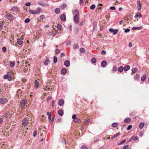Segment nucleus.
Segmentation results:
<instances>
[{
  "mask_svg": "<svg viewBox=\"0 0 149 149\" xmlns=\"http://www.w3.org/2000/svg\"><path fill=\"white\" fill-rule=\"evenodd\" d=\"M132 125H129V126H128V127H127V130H130L132 128Z\"/></svg>",
  "mask_w": 149,
  "mask_h": 149,
  "instance_id": "obj_53",
  "label": "nucleus"
},
{
  "mask_svg": "<svg viewBox=\"0 0 149 149\" xmlns=\"http://www.w3.org/2000/svg\"><path fill=\"white\" fill-rule=\"evenodd\" d=\"M106 54V52L104 50L102 51L101 54L102 55H105Z\"/></svg>",
  "mask_w": 149,
  "mask_h": 149,
  "instance_id": "obj_58",
  "label": "nucleus"
},
{
  "mask_svg": "<svg viewBox=\"0 0 149 149\" xmlns=\"http://www.w3.org/2000/svg\"><path fill=\"white\" fill-rule=\"evenodd\" d=\"M117 70V67L116 66H114L113 67V69L112 70V71H113V72H114L116 71Z\"/></svg>",
  "mask_w": 149,
  "mask_h": 149,
  "instance_id": "obj_51",
  "label": "nucleus"
},
{
  "mask_svg": "<svg viewBox=\"0 0 149 149\" xmlns=\"http://www.w3.org/2000/svg\"><path fill=\"white\" fill-rule=\"evenodd\" d=\"M143 27L142 26H141L139 27H133V28H132V30H135L136 29H143Z\"/></svg>",
  "mask_w": 149,
  "mask_h": 149,
  "instance_id": "obj_20",
  "label": "nucleus"
},
{
  "mask_svg": "<svg viewBox=\"0 0 149 149\" xmlns=\"http://www.w3.org/2000/svg\"><path fill=\"white\" fill-rule=\"evenodd\" d=\"M10 10L14 12H18L19 11V8L17 6H15L12 7Z\"/></svg>",
  "mask_w": 149,
  "mask_h": 149,
  "instance_id": "obj_5",
  "label": "nucleus"
},
{
  "mask_svg": "<svg viewBox=\"0 0 149 149\" xmlns=\"http://www.w3.org/2000/svg\"><path fill=\"white\" fill-rule=\"evenodd\" d=\"M133 137V136H132L127 141V143H129L131 141Z\"/></svg>",
  "mask_w": 149,
  "mask_h": 149,
  "instance_id": "obj_60",
  "label": "nucleus"
},
{
  "mask_svg": "<svg viewBox=\"0 0 149 149\" xmlns=\"http://www.w3.org/2000/svg\"><path fill=\"white\" fill-rule=\"evenodd\" d=\"M60 52V50L58 49H56L55 51V52L56 54H59Z\"/></svg>",
  "mask_w": 149,
  "mask_h": 149,
  "instance_id": "obj_47",
  "label": "nucleus"
},
{
  "mask_svg": "<svg viewBox=\"0 0 149 149\" xmlns=\"http://www.w3.org/2000/svg\"><path fill=\"white\" fill-rule=\"evenodd\" d=\"M27 100L26 99H23L20 102L19 106L22 109H24L27 102Z\"/></svg>",
  "mask_w": 149,
  "mask_h": 149,
  "instance_id": "obj_1",
  "label": "nucleus"
},
{
  "mask_svg": "<svg viewBox=\"0 0 149 149\" xmlns=\"http://www.w3.org/2000/svg\"><path fill=\"white\" fill-rule=\"evenodd\" d=\"M64 101L62 99H60L58 101V105L60 106H62L64 104Z\"/></svg>",
  "mask_w": 149,
  "mask_h": 149,
  "instance_id": "obj_14",
  "label": "nucleus"
},
{
  "mask_svg": "<svg viewBox=\"0 0 149 149\" xmlns=\"http://www.w3.org/2000/svg\"><path fill=\"white\" fill-rule=\"evenodd\" d=\"M120 134V133L119 132H118L116 134H115L114 135V137H115V138L118 136H119V134Z\"/></svg>",
  "mask_w": 149,
  "mask_h": 149,
  "instance_id": "obj_55",
  "label": "nucleus"
},
{
  "mask_svg": "<svg viewBox=\"0 0 149 149\" xmlns=\"http://www.w3.org/2000/svg\"><path fill=\"white\" fill-rule=\"evenodd\" d=\"M137 8L139 11L141 9V3L139 1H138L137 2Z\"/></svg>",
  "mask_w": 149,
  "mask_h": 149,
  "instance_id": "obj_9",
  "label": "nucleus"
},
{
  "mask_svg": "<svg viewBox=\"0 0 149 149\" xmlns=\"http://www.w3.org/2000/svg\"><path fill=\"white\" fill-rule=\"evenodd\" d=\"M80 51L81 53H84L85 52V49L83 48H81L80 49Z\"/></svg>",
  "mask_w": 149,
  "mask_h": 149,
  "instance_id": "obj_43",
  "label": "nucleus"
},
{
  "mask_svg": "<svg viewBox=\"0 0 149 149\" xmlns=\"http://www.w3.org/2000/svg\"><path fill=\"white\" fill-rule=\"evenodd\" d=\"M109 9L112 10H114L116 9V8L114 6H112L110 7Z\"/></svg>",
  "mask_w": 149,
  "mask_h": 149,
  "instance_id": "obj_59",
  "label": "nucleus"
},
{
  "mask_svg": "<svg viewBox=\"0 0 149 149\" xmlns=\"http://www.w3.org/2000/svg\"><path fill=\"white\" fill-rule=\"evenodd\" d=\"M2 49L3 52H6L7 49L6 47H3L2 48Z\"/></svg>",
  "mask_w": 149,
  "mask_h": 149,
  "instance_id": "obj_52",
  "label": "nucleus"
},
{
  "mask_svg": "<svg viewBox=\"0 0 149 149\" xmlns=\"http://www.w3.org/2000/svg\"><path fill=\"white\" fill-rule=\"evenodd\" d=\"M8 102V99L5 97H0V104H4L7 103Z\"/></svg>",
  "mask_w": 149,
  "mask_h": 149,
  "instance_id": "obj_3",
  "label": "nucleus"
},
{
  "mask_svg": "<svg viewBox=\"0 0 149 149\" xmlns=\"http://www.w3.org/2000/svg\"><path fill=\"white\" fill-rule=\"evenodd\" d=\"M61 142L63 144H66V141L65 140V139H62V140H61Z\"/></svg>",
  "mask_w": 149,
  "mask_h": 149,
  "instance_id": "obj_50",
  "label": "nucleus"
},
{
  "mask_svg": "<svg viewBox=\"0 0 149 149\" xmlns=\"http://www.w3.org/2000/svg\"><path fill=\"white\" fill-rule=\"evenodd\" d=\"M3 22H0V31L3 29Z\"/></svg>",
  "mask_w": 149,
  "mask_h": 149,
  "instance_id": "obj_40",
  "label": "nucleus"
},
{
  "mask_svg": "<svg viewBox=\"0 0 149 149\" xmlns=\"http://www.w3.org/2000/svg\"><path fill=\"white\" fill-rule=\"evenodd\" d=\"M17 42L19 45H21L23 43V41L19 38H18L17 40Z\"/></svg>",
  "mask_w": 149,
  "mask_h": 149,
  "instance_id": "obj_24",
  "label": "nucleus"
},
{
  "mask_svg": "<svg viewBox=\"0 0 149 149\" xmlns=\"http://www.w3.org/2000/svg\"><path fill=\"white\" fill-rule=\"evenodd\" d=\"M90 119L89 118H87L85 121V124L86 125L89 122Z\"/></svg>",
  "mask_w": 149,
  "mask_h": 149,
  "instance_id": "obj_42",
  "label": "nucleus"
},
{
  "mask_svg": "<svg viewBox=\"0 0 149 149\" xmlns=\"http://www.w3.org/2000/svg\"><path fill=\"white\" fill-rule=\"evenodd\" d=\"M10 75H11L10 74V73L8 72H7V74H6L3 77V78H7V77L9 76Z\"/></svg>",
  "mask_w": 149,
  "mask_h": 149,
  "instance_id": "obj_36",
  "label": "nucleus"
},
{
  "mask_svg": "<svg viewBox=\"0 0 149 149\" xmlns=\"http://www.w3.org/2000/svg\"><path fill=\"white\" fill-rule=\"evenodd\" d=\"M124 70V68L123 66H121L118 69V71L120 72L121 73L123 72Z\"/></svg>",
  "mask_w": 149,
  "mask_h": 149,
  "instance_id": "obj_25",
  "label": "nucleus"
},
{
  "mask_svg": "<svg viewBox=\"0 0 149 149\" xmlns=\"http://www.w3.org/2000/svg\"><path fill=\"white\" fill-rule=\"evenodd\" d=\"M5 16L6 18L10 21L13 20L14 17L11 14L7 13L5 14Z\"/></svg>",
  "mask_w": 149,
  "mask_h": 149,
  "instance_id": "obj_4",
  "label": "nucleus"
},
{
  "mask_svg": "<svg viewBox=\"0 0 149 149\" xmlns=\"http://www.w3.org/2000/svg\"><path fill=\"white\" fill-rule=\"evenodd\" d=\"M54 63H56L57 61V58L55 56H54Z\"/></svg>",
  "mask_w": 149,
  "mask_h": 149,
  "instance_id": "obj_45",
  "label": "nucleus"
},
{
  "mask_svg": "<svg viewBox=\"0 0 149 149\" xmlns=\"http://www.w3.org/2000/svg\"><path fill=\"white\" fill-rule=\"evenodd\" d=\"M73 13L74 15V16H79V11L77 9H75L73 10Z\"/></svg>",
  "mask_w": 149,
  "mask_h": 149,
  "instance_id": "obj_8",
  "label": "nucleus"
},
{
  "mask_svg": "<svg viewBox=\"0 0 149 149\" xmlns=\"http://www.w3.org/2000/svg\"><path fill=\"white\" fill-rule=\"evenodd\" d=\"M142 17V15L140 13L138 12L136 14L134 17L135 18H139L140 19Z\"/></svg>",
  "mask_w": 149,
  "mask_h": 149,
  "instance_id": "obj_10",
  "label": "nucleus"
},
{
  "mask_svg": "<svg viewBox=\"0 0 149 149\" xmlns=\"http://www.w3.org/2000/svg\"><path fill=\"white\" fill-rule=\"evenodd\" d=\"M138 135L140 137H141L143 136V133L142 132H139Z\"/></svg>",
  "mask_w": 149,
  "mask_h": 149,
  "instance_id": "obj_63",
  "label": "nucleus"
},
{
  "mask_svg": "<svg viewBox=\"0 0 149 149\" xmlns=\"http://www.w3.org/2000/svg\"><path fill=\"white\" fill-rule=\"evenodd\" d=\"M25 5L27 6H29L31 5V3L29 2H28L26 3Z\"/></svg>",
  "mask_w": 149,
  "mask_h": 149,
  "instance_id": "obj_64",
  "label": "nucleus"
},
{
  "mask_svg": "<svg viewBox=\"0 0 149 149\" xmlns=\"http://www.w3.org/2000/svg\"><path fill=\"white\" fill-rule=\"evenodd\" d=\"M126 141V140H124L122 141L120 143H119V145L124 144Z\"/></svg>",
  "mask_w": 149,
  "mask_h": 149,
  "instance_id": "obj_56",
  "label": "nucleus"
},
{
  "mask_svg": "<svg viewBox=\"0 0 149 149\" xmlns=\"http://www.w3.org/2000/svg\"><path fill=\"white\" fill-rule=\"evenodd\" d=\"M58 114L60 116H62L63 114V112L62 109H60L58 111Z\"/></svg>",
  "mask_w": 149,
  "mask_h": 149,
  "instance_id": "obj_23",
  "label": "nucleus"
},
{
  "mask_svg": "<svg viewBox=\"0 0 149 149\" xmlns=\"http://www.w3.org/2000/svg\"><path fill=\"white\" fill-rule=\"evenodd\" d=\"M30 21V19L29 18H27L24 20V22L26 23H29Z\"/></svg>",
  "mask_w": 149,
  "mask_h": 149,
  "instance_id": "obj_48",
  "label": "nucleus"
},
{
  "mask_svg": "<svg viewBox=\"0 0 149 149\" xmlns=\"http://www.w3.org/2000/svg\"><path fill=\"white\" fill-rule=\"evenodd\" d=\"M7 78H3L4 79H8L9 81H11L12 80V77L11 75H10L9 76L7 77Z\"/></svg>",
  "mask_w": 149,
  "mask_h": 149,
  "instance_id": "obj_31",
  "label": "nucleus"
},
{
  "mask_svg": "<svg viewBox=\"0 0 149 149\" xmlns=\"http://www.w3.org/2000/svg\"><path fill=\"white\" fill-rule=\"evenodd\" d=\"M81 149H87V147L84 146H83L81 147Z\"/></svg>",
  "mask_w": 149,
  "mask_h": 149,
  "instance_id": "obj_61",
  "label": "nucleus"
},
{
  "mask_svg": "<svg viewBox=\"0 0 149 149\" xmlns=\"http://www.w3.org/2000/svg\"><path fill=\"white\" fill-rule=\"evenodd\" d=\"M66 5L65 3H63L61 6V8L62 9H63L66 7Z\"/></svg>",
  "mask_w": 149,
  "mask_h": 149,
  "instance_id": "obj_41",
  "label": "nucleus"
},
{
  "mask_svg": "<svg viewBox=\"0 0 149 149\" xmlns=\"http://www.w3.org/2000/svg\"><path fill=\"white\" fill-rule=\"evenodd\" d=\"M146 74L143 75L141 78V80L142 81H144L146 78Z\"/></svg>",
  "mask_w": 149,
  "mask_h": 149,
  "instance_id": "obj_30",
  "label": "nucleus"
},
{
  "mask_svg": "<svg viewBox=\"0 0 149 149\" xmlns=\"http://www.w3.org/2000/svg\"><path fill=\"white\" fill-rule=\"evenodd\" d=\"M130 69V67L129 65H125L124 68V71H126L129 70Z\"/></svg>",
  "mask_w": 149,
  "mask_h": 149,
  "instance_id": "obj_19",
  "label": "nucleus"
},
{
  "mask_svg": "<svg viewBox=\"0 0 149 149\" xmlns=\"http://www.w3.org/2000/svg\"><path fill=\"white\" fill-rule=\"evenodd\" d=\"M74 21L75 23L77 24L79 23V16H74L73 17Z\"/></svg>",
  "mask_w": 149,
  "mask_h": 149,
  "instance_id": "obj_7",
  "label": "nucleus"
},
{
  "mask_svg": "<svg viewBox=\"0 0 149 149\" xmlns=\"http://www.w3.org/2000/svg\"><path fill=\"white\" fill-rule=\"evenodd\" d=\"M118 31V30L117 29H113V34L114 35L116 34L117 33Z\"/></svg>",
  "mask_w": 149,
  "mask_h": 149,
  "instance_id": "obj_37",
  "label": "nucleus"
},
{
  "mask_svg": "<svg viewBox=\"0 0 149 149\" xmlns=\"http://www.w3.org/2000/svg\"><path fill=\"white\" fill-rule=\"evenodd\" d=\"M60 19L62 21H64L66 20V16L65 14H62L60 16Z\"/></svg>",
  "mask_w": 149,
  "mask_h": 149,
  "instance_id": "obj_15",
  "label": "nucleus"
},
{
  "mask_svg": "<svg viewBox=\"0 0 149 149\" xmlns=\"http://www.w3.org/2000/svg\"><path fill=\"white\" fill-rule=\"evenodd\" d=\"M40 19H43L45 18V16L44 15H41L40 16Z\"/></svg>",
  "mask_w": 149,
  "mask_h": 149,
  "instance_id": "obj_49",
  "label": "nucleus"
},
{
  "mask_svg": "<svg viewBox=\"0 0 149 149\" xmlns=\"http://www.w3.org/2000/svg\"><path fill=\"white\" fill-rule=\"evenodd\" d=\"M131 119L130 118H127L124 120L125 123H127L131 121Z\"/></svg>",
  "mask_w": 149,
  "mask_h": 149,
  "instance_id": "obj_18",
  "label": "nucleus"
},
{
  "mask_svg": "<svg viewBox=\"0 0 149 149\" xmlns=\"http://www.w3.org/2000/svg\"><path fill=\"white\" fill-rule=\"evenodd\" d=\"M37 133V131L36 130H34L33 134V137H35Z\"/></svg>",
  "mask_w": 149,
  "mask_h": 149,
  "instance_id": "obj_46",
  "label": "nucleus"
},
{
  "mask_svg": "<svg viewBox=\"0 0 149 149\" xmlns=\"http://www.w3.org/2000/svg\"><path fill=\"white\" fill-rule=\"evenodd\" d=\"M64 65L65 66L68 67L70 65V62L68 60H65L64 63Z\"/></svg>",
  "mask_w": 149,
  "mask_h": 149,
  "instance_id": "obj_12",
  "label": "nucleus"
},
{
  "mask_svg": "<svg viewBox=\"0 0 149 149\" xmlns=\"http://www.w3.org/2000/svg\"><path fill=\"white\" fill-rule=\"evenodd\" d=\"M28 123V121L27 119L24 118L23 119L22 122V125L26 127L27 126Z\"/></svg>",
  "mask_w": 149,
  "mask_h": 149,
  "instance_id": "obj_6",
  "label": "nucleus"
},
{
  "mask_svg": "<svg viewBox=\"0 0 149 149\" xmlns=\"http://www.w3.org/2000/svg\"><path fill=\"white\" fill-rule=\"evenodd\" d=\"M107 64V62L106 61H103L101 63V65L103 67H106Z\"/></svg>",
  "mask_w": 149,
  "mask_h": 149,
  "instance_id": "obj_16",
  "label": "nucleus"
},
{
  "mask_svg": "<svg viewBox=\"0 0 149 149\" xmlns=\"http://www.w3.org/2000/svg\"><path fill=\"white\" fill-rule=\"evenodd\" d=\"M73 121L75 123H79L81 122L80 119L79 118H75L74 120H73Z\"/></svg>",
  "mask_w": 149,
  "mask_h": 149,
  "instance_id": "obj_28",
  "label": "nucleus"
},
{
  "mask_svg": "<svg viewBox=\"0 0 149 149\" xmlns=\"http://www.w3.org/2000/svg\"><path fill=\"white\" fill-rule=\"evenodd\" d=\"M137 70L138 69L137 68H134L132 70V73H135L136 72Z\"/></svg>",
  "mask_w": 149,
  "mask_h": 149,
  "instance_id": "obj_34",
  "label": "nucleus"
},
{
  "mask_svg": "<svg viewBox=\"0 0 149 149\" xmlns=\"http://www.w3.org/2000/svg\"><path fill=\"white\" fill-rule=\"evenodd\" d=\"M95 8V6L94 4L91 5L90 6V9L91 10H94Z\"/></svg>",
  "mask_w": 149,
  "mask_h": 149,
  "instance_id": "obj_44",
  "label": "nucleus"
},
{
  "mask_svg": "<svg viewBox=\"0 0 149 149\" xmlns=\"http://www.w3.org/2000/svg\"><path fill=\"white\" fill-rule=\"evenodd\" d=\"M60 11V9L59 8H57L54 10V12L56 14H59Z\"/></svg>",
  "mask_w": 149,
  "mask_h": 149,
  "instance_id": "obj_21",
  "label": "nucleus"
},
{
  "mask_svg": "<svg viewBox=\"0 0 149 149\" xmlns=\"http://www.w3.org/2000/svg\"><path fill=\"white\" fill-rule=\"evenodd\" d=\"M15 65V63L14 61H10V66L13 68L14 67Z\"/></svg>",
  "mask_w": 149,
  "mask_h": 149,
  "instance_id": "obj_22",
  "label": "nucleus"
},
{
  "mask_svg": "<svg viewBox=\"0 0 149 149\" xmlns=\"http://www.w3.org/2000/svg\"><path fill=\"white\" fill-rule=\"evenodd\" d=\"M132 139H133V141H136L137 140H138V137L136 136H133V137Z\"/></svg>",
  "mask_w": 149,
  "mask_h": 149,
  "instance_id": "obj_54",
  "label": "nucleus"
},
{
  "mask_svg": "<svg viewBox=\"0 0 149 149\" xmlns=\"http://www.w3.org/2000/svg\"><path fill=\"white\" fill-rule=\"evenodd\" d=\"M67 72V70L65 68H63L61 69V73L63 75L65 74Z\"/></svg>",
  "mask_w": 149,
  "mask_h": 149,
  "instance_id": "obj_17",
  "label": "nucleus"
},
{
  "mask_svg": "<svg viewBox=\"0 0 149 149\" xmlns=\"http://www.w3.org/2000/svg\"><path fill=\"white\" fill-rule=\"evenodd\" d=\"M96 59L94 57L92 58L91 59V62L93 63H96Z\"/></svg>",
  "mask_w": 149,
  "mask_h": 149,
  "instance_id": "obj_38",
  "label": "nucleus"
},
{
  "mask_svg": "<svg viewBox=\"0 0 149 149\" xmlns=\"http://www.w3.org/2000/svg\"><path fill=\"white\" fill-rule=\"evenodd\" d=\"M144 123L141 122L140 123L139 125V128L140 129H142L143 128L144 126Z\"/></svg>",
  "mask_w": 149,
  "mask_h": 149,
  "instance_id": "obj_33",
  "label": "nucleus"
},
{
  "mask_svg": "<svg viewBox=\"0 0 149 149\" xmlns=\"http://www.w3.org/2000/svg\"><path fill=\"white\" fill-rule=\"evenodd\" d=\"M35 84L36 86V88H38L39 86V83L36 80H35Z\"/></svg>",
  "mask_w": 149,
  "mask_h": 149,
  "instance_id": "obj_29",
  "label": "nucleus"
},
{
  "mask_svg": "<svg viewBox=\"0 0 149 149\" xmlns=\"http://www.w3.org/2000/svg\"><path fill=\"white\" fill-rule=\"evenodd\" d=\"M4 116L6 118L11 117V115L10 113L8 111H6L4 113Z\"/></svg>",
  "mask_w": 149,
  "mask_h": 149,
  "instance_id": "obj_11",
  "label": "nucleus"
},
{
  "mask_svg": "<svg viewBox=\"0 0 149 149\" xmlns=\"http://www.w3.org/2000/svg\"><path fill=\"white\" fill-rule=\"evenodd\" d=\"M130 30L129 29H126L124 31L125 33H127L130 31Z\"/></svg>",
  "mask_w": 149,
  "mask_h": 149,
  "instance_id": "obj_57",
  "label": "nucleus"
},
{
  "mask_svg": "<svg viewBox=\"0 0 149 149\" xmlns=\"http://www.w3.org/2000/svg\"><path fill=\"white\" fill-rule=\"evenodd\" d=\"M139 74H136L134 77V79L135 80H137L139 79Z\"/></svg>",
  "mask_w": 149,
  "mask_h": 149,
  "instance_id": "obj_35",
  "label": "nucleus"
},
{
  "mask_svg": "<svg viewBox=\"0 0 149 149\" xmlns=\"http://www.w3.org/2000/svg\"><path fill=\"white\" fill-rule=\"evenodd\" d=\"M43 63L45 65H47L50 63V61L48 59H47V60H44Z\"/></svg>",
  "mask_w": 149,
  "mask_h": 149,
  "instance_id": "obj_27",
  "label": "nucleus"
},
{
  "mask_svg": "<svg viewBox=\"0 0 149 149\" xmlns=\"http://www.w3.org/2000/svg\"><path fill=\"white\" fill-rule=\"evenodd\" d=\"M129 145H126L123 147V149H126V148L129 147Z\"/></svg>",
  "mask_w": 149,
  "mask_h": 149,
  "instance_id": "obj_62",
  "label": "nucleus"
},
{
  "mask_svg": "<svg viewBox=\"0 0 149 149\" xmlns=\"http://www.w3.org/2000/svg\"><path fill=\"white\" fill-rule=\"evenodd\" d=\"M39 4L42 6L43 7H46L49 6V5L47 3H45L42 2H40L39 3Z\"/></svg>",
  "mask_w": 149,
  "mask_h": 149,
  "instance_id": "obj_13",
  "label": "nucleus"
},
{
  "mask_svg": "<svg viewBox=\"0 0 149 149\" xmlns=\"http://www.w3.org/2000/svg\"><path fill=\"white\" fill-rule=\"evenodd\" d=\"M79 47L78 45L77 44H74L73 45V48L74 49H77Z\"/></svg>",
  "mask_w": 149,
  "mask_h": 149,
  "instance_id": "obj_39",
  "label": "nucleus"
},
{
  "mask_svg": "<svg viewBox=\"0 0 149 149\" xmlns=\"http://www.w3.org/2000/svg\"><path fill=\"white\" fill-rule=\"evenodd\" d=\"M62 28V26L60 24H58L57 26V29L59 30H61Z\"/></svg>",
  "mask_w": 149,
  "mask_h": 149,
  "instance_id": "obj_26",
  "label": "nucleus"
},
{
  "mask_svg": "<svg viewBox=\"0 0 149 149\" xmlns=\"http://www.w3.org/2000/svg\"><path fill=\"white\" fill-rule=\"evenodd\" d=\"M41 9L40 7H38L37 8L36 10H29V13L31 14H39L41 11Z\"/></svg>",
  "mask_w": 149,
  "mask_h": 149,
  "instance_id": "obj_2",
  "label": "nucleus"
},
{
  "mask_svg": "<svg viewBox=\"0 0 149 149\" xmlns=\"http://www.w3.org/2000/svg\"><path fill=\"white\" fill-rule=\"evenodd\" d=\"M118 126V124L117 123H113L111 125V126L113 127H115Z\"/></svg>",
  "mask_w": 149,
  "mask_h": 149,
  "instance_id": "obj_32",
  "label": "nucleus"
}]
</instances>
